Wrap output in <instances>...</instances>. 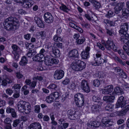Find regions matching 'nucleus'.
Returning a JSON list of instances; mask_svg holds the SVG:
<instances>
[{"instance_id":"f257e3e1","label":"nucleus","mask_w":129,"mask_h":129,"mask_svg":"<svg viewBox=\"0 0 129 129\" xmlns=\"http://www.w3.org/2000/svg\"><path fill=\"white\" fill-rule=\"evenodd\" d=\"M4 25L7 30H14L18 28L19 23L17 18L11 16L4 21Z\"/></svg>"},{"instance_id":"f03ea898","label":"nucleus","mask_w":129,"mask_h":129,"mask_svg":"<svg viewBox=\"0 0 129 129\" xmlns=\"http://www.w3.org/2000/svg\"><path fill=\"white\" fill-rule=\"evenodd\" d=\"M86 66L85 63L80 60H76L72 63L71 67L73 70L76 71L81 70L84 69Z\"/></svg>"},{"instance_id":"7ed1b4c3","label":"nucleus","mask_w":129,"mask_h":129,"mask_svg":"<svg viewBox=\"0 0 129 129\" xmlns=\"http://www.w3.org/2000/svg\"><path fill=\"white\" fill-rule=\"evenodd\" d=\"M127 101L125 100L123 96H121L119 98L117 102L115 105L116 108L121 107V108L124 107L125 111L127 112L129 110V105H127Z\"/></svg>"},{"instance_id":"20e7f679","label":"nucleus","mask_w":129,"mask_h":129,"mask_svg":"<svg viewBox=\"0 0 129 129\" xmlns=\"http://www.w3.org/2000/svg\"><path fill=\"white\" fill-rule=\"evenodd\" d=\"M12 47L13 49L12 53L14 55L13 58L15 60L17 61L19 58V55L21 53V50L16 45H13Z\"/></svg>"},{"instance_id":"39448f33","label":"nucleus","mask_w":129,"mask_h":129,"mask_svg":"<svg viewBox=\"0 0 129 129\" xmlns=\"http://www.w3.org/2000/svg\"><path fill=\"white\" fill-rule=\"evenodd\" d=\"M45 60L44 62L46 65L47 66H51L54 64H57L58 61L54 58H51L48 55L44 57Z\"/></svg>"},{"instance_id":"423d86ee","label":"nucleus","mask_w":129,"mask_h":129,"mask_svg":"<svg viewBox=\"0 0 129 129\" xmlns=\"http://www.w3.org/2000/svg\"><path fill=\"white\" fill-rule=\"evenodd\" d=\"M104 45L108 50H110L112 49L115 51L117 50L116 47L112 41L108 40L106 42L104 43Z\"/></svg>"},{"instance_id":"0eeeda50","label":"nucleus","mask_w":129,"mask_h":129,"mask_svg":"<svg viewBox=\"0 0 129 129\" xmlns=\"http://www.w3.org/2000/svg\"><path fill=\"white\" fill-rule=\"evenodd\" d=\"M64 74V72L62 70H57L54 72L53 76L55 79L59 80L63 78Z\"/></svg>"},{"instance_id":"6e6552de","label":"nucleus","mask_w":129,"mask_h":129,"mask_svg":"<svg viewBox=\"0 0 129 129\" xmlns=\"http://www.w3.org/2000/svg\"><path fill=\"white\" fill-rule=\"evenodd\" d=\"M101 56V55L100 54H96V57L94 59V62H92V65L95 66H98L103 63V59H102Z\"/></svg>"},{"instance_id":"1a4fd4ad","label":"nucleus","mask_w":129,"mask_h":129,"mask_svg":"<svg viewBox=\"0 0 129 129\" xmlns=\"http://www.w3.org/2000/svg\"><path fill=\"white\" fill-rule=\"evenodd\" d=\"M81 88L85 92L88 93L90 91V89L88 82L85 80H82L81 83Z\"/></svg>"},{"instance_id":"9d476101","label":"nucleus","mask_w":129,"mask_h":129,"mask_svg":"<svg viewBox=\"0 0 129 129\" xmlns=\"http://www.w3.org/2000/svg\"><path fill=\"white\" fill-rule=\"evenodd\" d=\"M45 21L47 23H50L53 22V18L51 13L49 12L46 13L44 16Z\"/></svg>"},{"instance_id":"9b49d317","label":"nucleus","mask_w":129,"mask_h":129,"mask_svg":"<svg viewBox=\"0 0 129 129\" xmlns=\"http://www.w3.org/2000/svg\"><path fill=\"white\" fill-rule=\"evenodd\" d=\"M120 29L119 31V34H127L126 31L128 29V24L127 23L122 24L120 26Z\"/></svg>"},{"instance_id":"f8f14e48","label":"nucleus","mask_w":129,"mask_h":129,"mask_svg":"<svg viewBox=\"0 0 129 129\" xmlns=\"http://www.w3.org/2000/svg\"><path fill=\"white\" fill-rule=\"evenodd\" d=\"M90 49V47H87L85 50L82 52L81 55L82 58L86 59L89 57V51Z\"/></svg>"},{"instance_id":"ddd939ff","label":"nucleus","mask_w":129,"mask_h":129,"mask_svg":"<svg viewBox=\"0 0 129 129\" xmlns=\"http://www.w3.org/2000/svg\"><path fill=\"white\" fill-rule=\"evenodd\" d=\"M113 87L112 85H110L107 86L104 88L103 90L102 93L104 94H109L111 93L113 90Z\"/></svg>"},{"instance_id":"4468645a","label":"nucleus","mask_w":129,"mask_h":129,"mask_svg":"<svg viewBox=\"0 0 129 129\" xmlns=\"http://www.w3.org/2000/svg\"><path fill=\"white\" fill-rule=\"evenodd\" d=\"M101 125V122L98 121H91L90 123L87 124V126L89 127L95 129L99 127Z\"/></svg>"},{"instance_id":"2eb2a0df","label":"nucleus","mask_w":129,"mask_h":129,"mask_svg":"<svg viewBox=\"0 0 129 129\" xmlns=\"http://www.w3.org/2000/svg\"><path fill=\"white\" fill-rule=\"evenodd\" d=\"M79 100L78 98H76L75 99V103L76 105L78 107H81L83 106L84 104V99L83 96H81V98H79Z\"/></svg>"},{"instance_id":"dca6fc26","label":"nucleus","mask_w":129,"mask_h":129,"mask_svg":"<svg viewBox=\"0 0 129 129\" xmlns=\"http://www.w3.org/2000/svg\"><path fill=\"white\" fill-rule=\"evenodd\" d=\"M124 92L122 89L119 87H116L114 88V91L112 93L110 94L111 95H113L114 96L116 95L117 94H122Z\"/></svg>"},{"instance_id":"f3484780","label":"nucleus","mask_w":129,"mask_h":129,"mask_svg":"<svg viewBox=\"0 0 129 129\" xmlns=\"http://www.w3.org/2000/svg\"><path fill=\"white\" fill-rule=\"evenodd\" d=\"M28 129H42L41 124L38 122L31 124L28 127Z\"/></svg>"},{"instance_id":"a211bd4d","label":"nucleus","mask_w":129,"mask_h":129,"mask_svg":"<svg viewBox=\"0 0 129 129\" xmlns=\"http://www.w3.org/2000/svg\"><path fill=\"white\" fill-rule=\"evenodd\" d=\"M23 6L24 8H28L30 7L33 5L32 0H26L23 3Z\"/></svg>"},{"instance_id":"6ab92c4d","label":"nucleus","mask_w":129,"mask_h":129,"mask_svg":"<svg viewBox=\"0 0 129 129\" xmlns=\"http://www.w3.org/2000/svg\"><path fill=\"white\" fill-rule=\"evenodd\" d=\"M102 122L103 124L105 125L106 126H109L112 125V122L110 120L108 117H106L102 119Z\"/></svg>"},{"instance_id":"aec40b11","label":"nucleus","mask_w":129,"mask_h":129,"mask_svg":"<svg viewBox=\"0 0 129 129\" xmlns=\"http://www.w3.org/2000/svg\"><path fill=\"white\" fill-rule=\"evenodd\" d=\"M25 102L23 101L19 102L18 104V110L21 112H24Z\"/></svg>"},{"instance_id":"412c9836","label":"nucleus","mask_w":129,"mask_h":129,"mask_svg":"<svg viewBox=\"0 0 129 129\" xmlns=\"http://www.w3.org/2000/svg\"><path fill=\"white\" fill-rule=\"evenodd\" d=\"M6 112L8 113H11L13 117H15L16 116V113L15 112V110L9 107H7L6 109Z\"/></svg>"},{"instance_id":"4be33fe9","label":"nucleus","mask_w":129,"mask_h":129,"mask_svg":"<svg viewBox=\"0 0 129 129\" xmlns=\"http://www.w3.org/2000/svg\"><path fill=\"white\" fill-rule=\"evenodd\" d=\"M78 56V51L76 49H74L69 52V57L70 58H76Z\"/></svg>"},{"instance_id":"5701e85b","label":"nucleus","mask_w":129,"mask_h":129,"mask_svg":"<svg viewBox=\"0 0 129 129\" xmlns=\"http://www.w3.org/2000/svg\"><path fill=\"white\" fill-rule=\"evenodd\" d=\"M43 57L44 58L43 55L38 54L33 57V59L35 61L41 62L43 59Z\"/></svg>"},{"instance_id":"b1692460","label":"nucleus","mask_w":129,"mask_h":129,"mask_svg":"<svg viewBox=\"0 0 129 129\" xmlns=\"http://www.w3.org/2000/svg\"><path fill=\"white\" fill-rule=\"evenodd\" d=\"M13 79L9 78L7 77L5 79H3L2 82V85L4 86H6L7 84L12 83L13 82Z\"/></svg>"},{"instance_id":"393cba45","label":"nucleus","mask_w":129,"mask_h":129,"mask_svg":"<svg viewBox=\"0 0 129 129\" xmlns=\"http://www.w3.org/2000/svg\"><path fill=\"white\" fill-rule=\"evenodd\" d=\"M91 111L93 113H95L99 112L101 109V106L98 104H94L91 107Z\"/></svg>"},{"instance_id":"a878e982","label":"nucleus","mask_w":129,"mask_h":129,"mask_svg":"<svg viewBox=\"0 0 129 129\" xmlns=\"http://www.w3.org/2000/svg\"><path fill=\"white\" fill-rule=\"evenodd\" d=\"M76 113V111L74 110H69L68 111L67 113L69 118L71 120L75 119V117L74 115Z\"/></svg>"},{"instance_id":"bb28decb","label":"nucleus","mask_w":129,"mask_h":129,"mask_svg":"<svg viewBox=\"0 0 129 129\" xmlns=\"http://www.w3.org/2000/svg\"><path fill=\"white\" fill-rule=\"evenodd\" d=\"M35 20L39 27H44V24L40 18L37 17H35Z\"/></svg>"},{"instance_id":"cd10ccee","label":"nucleus","mask_w":129,"mask_h":129,"mask_svg":"<svg viewBox=\"0 0 129 129\" xmlns=\"http://www.w3.org/2000/svg\"><path fill=\"white\" fill-rule=\"evenodd\" d=\"M115 99V96L113 95H111V96H105L103 98L104 101L108 102H113Z\"/></svg>"},{"instance_id":"c85d7f7f","label":"nucleus","mask_w":129,"mask_h":129,"mask_svg":"<svg viewBox=\"0 0 129 129\" xmlns=\"http://www.w3.org/2000/svg\"><path fill=\"white\" fill-rule=\"evenodd\" d=\"M36 49L35 48L30 49L28 52L27 53L26 55L28 57H31L34 56L37 53Z\"/></svg>"},{"instance_id":"c756f323","label":"nucleus","mask_w":129,"mask_h":129,"mask_svg":"<svg viewBox=\"0 0 129 129\" xmlns=\"http://www.w3.org/2000/svg\"><path fill=\"white\" fill-rule=\"evenodd\" d=\"M25 105L24 112L26 114H28L31 110L30 106L28 103L26 102Z\"/></svg>"},{"instance_id":"7c9ffc66","label":"nucleus","mask_w":129,"mask_h":129,"mask_svg":"<svg viewBox=\"0 0 129 129\" xmlns=\"http://www.w3.org/2000/svg\"><path fill=\"white\" fill-rule=\"evenodd\" d=\"M52 52L55 55V57H59L60 56V53L59 50L58 49H55L54 47H52Z\"/></svg>"},{"instance_id":"2f4dec72","label":"nucleus","mask_w":129,"mask_h":129,"mask_svg":"<svg viewBox=\"0 0 129 129\" xmlns=\"http://www.w3.org/2000/svg\"><path fill=\"white\" fill-rule=\"evenodd\" d=\"M28 62L26 57L25 56L22 57L20 61L19 64L21 66H23L26 65Z\"/></svg>"},{"instance_id":"473e14b6","label":"nucleus","mask_w":129,"mask_h":129,"mask_svg":"<svg viewBox=\"0 0 129 129\" xmlns=\"http://www.w3.org/2000/svg\"><path fill=\"white\" fill-rule=\"evenodd\" d=\"M125 37H126V39H125V40H124L123 38H122L121 39V41L125 44V45H129L128 43L129 42L128 39L129 38V36L128 34H125Z\"/></svg>"},{"instance_id":"72a5a7b5","label":"nucleus","mask_w":129,"mask_h":129,"mask_svg":"<svg viewBox=\"0 0 129 129\" xmlns=\"http://www.w3.org/2000/svg\"><path fill=\"white\" fill-rule=\"evenodd\" d=\"M55 100L54 97H53L51 94L49 96H47L46 99V101L48 103H50L54 101Z\"/></svg>"},{"instance_id":"f704fd0d","label":"nucleus","mask_w":129,"mask_h":129,"mask_svg":"<svg viewBox=\"0 0 129 129\" xmlns=\"http://www.w3.org/2000/svg\"><path fill=\"white\" fill-rule=\"evenodd\" d=\"M122 12V15L123 17H125V18L129 16V11L127 9H123Z\"/></svg>"},{"instance_id":"c9c22d12","label":"nucleus","mask_w":129,"mask_h":129,"mask_svg":"<svg viewBox=\"0 0 129 129\" xmlns=\"http://www.w3.org/2000/svg\"><path fill=\"white\" fill-rule=\"evenodd\" d=\"M113 69L114 70L115 72L118 74L120 76L123 71V70L119 67L114 68Z\"/></svg>"},{"instance_id":"e433bc0d","label":"nucleus","mask_w":129,"mask_h":129,"mask_svg":"<svg viewBox=\"0 0 129 129\" xmlns=\"http://www.w3.org/2000/svg\"><path fill=\"white\" fill-rule=\"evenodd\" d=\"M104 22L107 25L111 26H114L115 25L114 22L108 19L104 20Z\"/></svg>"},{"instance_id":"4c0bfd02","label":"nucleus","mask_w":129,"mask_h":129,"mask_svg":"<svg viewBox=\"0 0 129 129\" xmlns=\"http://www.w3.org/2000/svg\"><path fill=\"white\" fill-rule=\"evenodd\" d=\"M115 60L117 62L119 63L121 65L123 66L125 65V63L123 62L122 60L117 56H115L114 57Z\"/></svg>"},{"instance_id":"58836bf2","label":"nucleus","mask_w":129,"mask_h":129,"mask_svg":"<svg viewBox=\"0 0 129 129\" xmlns=\"http://www.w3.org/2000/svg\"><path fill=\"white\" fill-rule=\"evenodd\" d=\"M49 89L52 90H57V85L54 84H50L47 87Z\"/></svg>"},{"instance_id":"ea45409f","label":"nucleus","mask_w":129,"mask_h":129,"mask_svg":"<svg viewBox=\"0 0 129 129\" xmlns=\"http://www.w3.org/2000/svg\"><path fill=\"white\" fill-rule=\"evenodd\" d=\"M85 39L84 37H82L80 39L76 40V42L77 44L80 45L83 43L85 41Z\"/></svg>"},{"instance_id":"a19ab883","label":"nucleus","mask_w":129,"mask_h":129,"mask_svg":"<svg viewBox=\"0 0 129 129\" xmlns=\"http://www.w3.org/2000/svg\"><path fill=\"white\" fill-rule=\"evenodd\" d=\"M114 106L110 104H108L105 107V109L106 110L108 111H111L112 109L113 108Z\"/></svg>"},{"instance_id":"79ce46f5","label":"nucleus","mask_w":129,"mask_h":129,"mask_svg":"<svg viewBox=\"0 0 129 129\" xmlns=\"http://www.w3.org/2000/svg\"><path fill=\"white\" fill-rule=\"evenodd\" d=\"M124 52L129 55V45H124L123 46Z\"/></svg>"},{"instance_id":"37998d69","label":"nucleus","mask_w":129,"mask_h":129,"mask_svg":"<svg viewBox=\"0 0 129 129\" xmlns=\"http://www.w3.org/2000/svg\"><path fill=\"white\" fill-rule=\"evenodd\" d=\"M53 39L55 42H59L62 40V38L60 37H59L58 35H56L54 36Z\"/></svg>"},{"instance_id":"c03bdc74","label":"nucleus","mask_w":129,"mask_h":129,"mask_svg":"<svg viewBox=\"0 0 129 129\" xmlns=\"http://www.w3.org/2000/svg\"><path fill=\"white\" fill-rule=\"evenodd\" d=\"M121 86L123 89L125 90H127L129 89V85L125 82L122 84Z\"/></svg>"},{"instance_id":"a18cd8bd","label":"nucleus","mask_w":129,"mask_h":129,"mask_svg":"<svg viewBox=\"0 0 129 129\" xmlns=\"http://www.w3.org/2000/svg\"><path fill=\"white\" fill-rule=\"evenodd\" d=\"M113 12L109 10L107 14L105 16L108 18H110L114 16Z\"/></svg>"},{"instance_id":"49530a36","label":"nucleus","mask_w":129,"mask_h":129,"mask_svg":"<svg viewBox=\"0 0 129 129\" xmlns=\"http://www.w3.org/2000/svg\"><path fill=\"white\" fill-rule=\"evenodd\" d=\"M100 84V81L98 79L94 80L93 81V84L95 87H98Z\"/></svg>"},{"instance_id":"de8ad7c7","label":"nucleus","mask_w":129,"mask_h":129,"mask_svg":"<svg viewBox=\"0 0 129 129\" xmlns=\"http://www.w3.org/2000/svg\"><path fill=\"white\" fill-rule=\"evenodd\" d=\"M40 107L39 105L35 106L34 107V112L35 113H39L40 112Z\"/></svg>"},{"instance_id":"09e8293b","label":"nucleus","mask_w":129,"mask_h":129,"mask_svg":"<svg viewBox=\"0 0 129 129\" xmlns=\"http://www.w3.org/2000/svg\"><path fill=\"white\" fill-rule=\"evenodd\" d=\"M51 94L53 97H54L55 100L58 98L59 95V93L57 92H53Z\"/></svg>"},{"instance_id":"8fccbe9b","label":"nucleus","mask_w":129,"mask_h":129,"mask_svg":"<svg viewBox=\"0 0 129 129\" xmlns=\"http://www.w3.org/2000/svg\"><path fill=\"white\" fill-rule=\"evenodd\" d=\"M92 99L93 101L95 102L99 103L101 101V99L100 98L95 96H93Z\"/></svg>"},{"instance_id":"3c124183","label":"nucleus","mask_w":129,"mask_h":129,"mask_svg":"<svg viewBox=\"0 0 129 129\" xmlns=\"http://www.w3.org/2000/svg\"><path fill=\"white\" fill-rule=\"evenodd\" d=\"M114 9L115 10V12L116 14H118L119 12V11L122 10L117 5L115 6Z\"/></svg>"},{"instance_id":"603ef678","label":"nucleus","mask_w":129,"mask_h":129,"mask_svg":"<svg viewBox=\"0 0 129 129\" xmlns=\"http://www.w3.org/2000/svg\"><path fill=\"white\" fill-rule=\"evenodd\" d=\"M93 6L95 7L96 9H99L100 8L101 5L100 3L96 1L93 5Z\"/></svg>"},{"instance_id":"864d4df0","label":"nucleus","mask_w":129,"mask_h":129,"mask_svg":"<svg viewBox=\"0 0 129 129\" xmlns=\"http://www.w3.org/2000/svg\"><path fill=\"white\" fill-rule=\"evenodd\" d=\"M20 122V120L19 119H16L14 121L12 124L14 127H16L17 126L18 124Z\"/></svg>"},{"instance_id":"5fc2aeb1","label":"nucleus","mask_w":129,"mask_h":129,"mask_svg":"<svg viewBox=\"0 0 129 129\" xmlns=\"http://www.w3.org/2000/svg\"><path fill=\"white\" fill-rule=\"evenodd\" d=\"M60 9L62 10L64 12H67V10L68 9V8L67 7V6L63 4H62L61 7H60Z\"/></svg>"},{"instance_id":"6e6d98bb","label":"nucleus","mask_w":129,"mask_h":129,"mask_svg":"<svg viewBox=\"0 0 129 129\" xmlns=\"http://www.w3.org/2000/svg\"><path fill=\"white\" fill-rule=\"evenodd\" d=\"M12 120L11 119L9 118H6L4 120V123L8 124L7 125L11 124L10 123L11 122Z\"/></svg>"},{"instance_id":"4d7b16f0","label":"nucleus","mask_w":129,"mask_h":129,"mask_svg":"<svg viewBox=\"0 0 129 129\" xmlns=\"http://www.w3.org/2000/svg\"><path fill=\"white\" fill-rule=\"evenodd\" d=\"M46 52L45 50L43 48H42L40 50L39 54H42V55H43L44 57H46V56H47V55L46 54Z\"/></svg>"},{"instance_id":"13d9d810","label":"nucleus","mask_w":129,"mask_h":129,"mask_svg":"<svg viewBox=\"0 0 129 129\" xmlns=\"http://www.w3.org/2000/svg\"><path fill=\"white\" fill-rule=\"evenodd\" d=\"M37 82L35 81H33L31 82L29 86L31 88H34L36 86Z\"/></svg>"},{"instance_id":"bf43d9fd","label":"nucleus","mask_w":129,"mask_h":129,"mask_svg":"<svg viewBox=\"0 0 129 129\" xmlns=\"http://www.w3.org/2000/svg\"><path fill=\"white\" fill-rule=\"evenodd\" d=\"M20 91L19 90L16 91V92L13 95V96L14 98H16L19 97Z\"/></svg>"},{"instance_id":"052dcab7","label":"nucleus","mask_w":129,"mask_h":129,"mask_svg":"<svg viewBox=\"0 0 129 129\" xmlns=\"http://www.w3.org/2000/svg\"><path fill=\"white\" fill-rule=\"evenodd\" d=\"M106 33L107 34L110 36H112L113 33L112 30V29H106Z\"/></svg>"},{"instance_id":"680f3d73","label":"nucleus","mask_w":129,"mask_h":129,"mask_svg":"<svg viewBox=\"0 0 129 129\" xmlns=\"http://www.w3.org/2000/svg\"><path fill=\"white\" fill-rule=\"evenodd\" d=\"M33 80H38L40 81H41L43 80V77L41 76H37L36 77H34L33 78Z\"/></svg>"},{"instance_id":"e2e57ef3","label":"nucleus","mask_w":129,"mask_h":129,"mask_svg":"<svg viewBox=\"0 0 129 129\" xmlns=\"http://www.w3.org/2000/svg\"><path fill=\"white\" fill-rule=\"evenodd\" d=\"M13 92V91L10 88H8L6 90V93L9 95H11Z\"/></svg>"},{"instance_id":"0e129e2a","label":"nucleus","mask_w":129,"mask_h":129,"mask_svg":"<svg viewBox=\"0 0 129 129\" xmlns=\"http://www.w3.org/2000/svg\"><path fill=\"white\" fill-rule=\"evenodd\" d=\"M18 13L19 14H26V12L24 11L23 9H20L18 10Z\"/></svg>"},{"instance_id":"69168bd1","label":"nucleus","mask_w":129,"mask_h":129,"mask_svg":"<svg viewBox=\"0 0 129 129\" xmlns=\"http://www.w3.org/2000/svg\"><path fill=\"white\" fill-rule=\"evenodd\" d=\"M24 38L27 40H29L30 38V35L29 34H27L24 35Z\"/></svg>"},{"instance_id":"338daca9","label":"nucleus","mask_w":129,"mask_h":129,"mask_svg":"<svg viewBox=\"0 0 129 129\" xmlns=\"http://www.w3.org/2000/svg\"><path fill=\"white\" fill-rule=\"evenodd\" d=\"M21 86L19 84H15L13 86V87L15 89H20V88Z\"/></svg>"},{"instance_id":"774afa93","label":"nucleus","mask_w":129,"mask_h":129,"mask_svg":"<svg viewBox=\"0 0 129 129\" xmlns=\"http://www.w3.org/2000/svg\"><path fill=\"white\" fill-rule=\"evenodd\" d=\"M16 75L18 79L21 78L23 76V75L20 72H17L16 74Z\"/></svg>"}]
</instances>
